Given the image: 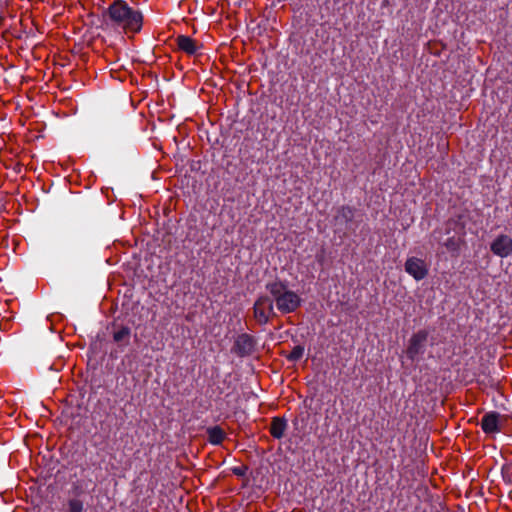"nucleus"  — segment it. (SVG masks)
I'll return each mask as SVG.
<instances>
[{
	"label": "nucleus",
	"instance_id": "f03ea898",
	"mask_svg": "<svg viewBox=\"0 0 512 512\" xmlns=\"http://www.w3.org/2000/svg\"><path fill=\"white\" fill-rule=\"evenodd\" d=\"M270 293L272 300L278 311L282 314L295 312L301 306L300 296L292 290H289L286 282L274 280L265 285Z\"/></svg>",
	"mask_w": 512,
	"mask_h": 512
},
{
	"label": "nucleus",
	"instance_id": "6e6552de",
	"mask_svg": "<svg viewBox=\"0 0 512 512\" xmlns=\"http://www.w3.org/2000/svg\"><path fill=\"white\" fill-rule=\"evenodd\" d=\"M490 249L493 254L505 258L512 254V238L501 234L491 243Z\"/></svg>",
	"mask_w": 512,
	"mask_h": 512
},
{
	"label": "nucleus",
	"instance_id": "39448f33",
	"mask_svg": "<svg viewBox=\"0 0 512 512\" xmlns=\"http://www.w3.org/2000/svg\"><path fill=\"white\" fill-rule=\"evenodd\" d=\"M257 340L248 333L239 334L231 348V352L240 358L251 356L256 351Z\"/></svg>",
	"mask_w": 512,
	"mask_h": 512
},
{
	"label": "nucleus",
	"instance_id": "2eb2a0df",
	"mask_svg": "<svg viewBox=\"0 0 512 512\" xmlns=\"http://www.w3.org/2000/svg\"><path fill=\"white\" fill-rule=\"evenodd\" d=\"M61 512H84V503L77 498H71L67 501Z\"/></svg>",
	"mask_w": 512,
	"mask_h": 512
},
{
	"label": "nucleus",
	"instance_id": "f8f14e48",
	"mask_svg": "<svg viewBox=\"0 0 512 512\" xmlns=\"http://www.w3.org/2000/svg\"><path fill=\"white\" fill-rule=\"evenodd\" d=\"M286 429H287V421L284 418H281V417L272 418V421L270 424V434L275 439L283 438Z\"/></svg>",
	"mask_w": 512,
	"mask_h": 512
},
{
	"label": "nucleus",
	"instance_id": "ddd939ff",
	"mask_svg": "<svg viewBox=\"0 0 512 512\" xmlns=\"http://www.w3.org/2000/svg\"><path fill=\"white\" fill-rule=\"evenodd\" d=\"M439 243H441L449 252L458 253L462 244V238L455 234L449 236L447 239L442 240V237H437Z\"/></svg>",
	"mask_w": 512,
	"mask_h": 512
},
{
	"label": "nucleus",
	"instance_id": "7ed1b4c3",
	"mask_svg": "<svg viewBox=\"0 0 512 512\" xmlns=\"http://www.w3.org/2000/svg\"><path fill=\"white\" fill-rule=\"evenodd\" d=\"M356 209L349 205H342L336 209L334 223L336 226H343L347 232H355L360 221L355 219Z\"/></svg>",
	"mask_w": 512,
	"mask_h": 512
},
{
	"label": "nucleus",
	"instance_id": "9d476101",
	"mask_svg": "<svg viewBox=\"0 0 512 512\" xmlns=\"http://www.w3.org/2000/svg\"><path fill=\"white\" fill-rule=\"evenodd\" d=\"M176 43L179 50L185 52L188 55H195L200 48L197 41L186 35H179L176 38Z\"/></svg>",
	"mask_w": 512,
	"mask_h": 512
},
{
	"label": "nucleus",
	"instance_id": "a211bd4d",
	"mask_svg": "<svg viewBox=\"0 0 512 512\" xmlns=\"http://www.w3.org/2000/svg\"><path fill=\"white\" fill-rule=\"evenodd\" d=\"M233 473L238 476H242L244 474L241 468H234Z\"/></svg>",
	"mask_w": 512,
	"mask_h": 512
},
{
	"label": "nucleus",
	"instance_id": "9b49d317",
	"mask_svg": "<svg viewBox=\"0 0 512 512\" xmlns=\"http://www.w3.org/2000/svg\"><path fill=\"white\" fill-rule=\"evenodd\" d=\"M207 440L212 445H220L226 438L225 431L218 425L206 429Z\"/></svg>",
	"mask_w": 512,
	"mask_h": 512
},
{
	"label": "nucleus",
	"instance_id": "0eeeda50",
	"mask_svg": "<svg viewBox=\"0 0 512 512\" xmlns=\"http://www.w3.org/2000/svg\"><path fill=\"white\" fill-rule=\"evenodd\" d=\"M405 271L417 281L428 275V267L425 261L417 257H410L406 260Z\"/></svg>",
	"mask_w": 512,
	"mask_h": 512
},
{
	"label": "nucleus",
	"instance_id": "20e7f679",
	"mask_svg": "<svg viewBox=\"0 0 512 512\" xmlns=\"http://www.w3.org/2000/svg\"><path fill=\"white\" fill-rule=\"evenodd\" d=\"M253 314L260 325L267 324L270 317L276 315L272 298L267 295L259 296L253 305Z\"/></svg>",
	"mask_w": 512,
	"mask_h": 512
},
{
	"label": "nucleus",
	"instance_id": "1a4fd4ad",
	"mask_svg": "<svg viewBox=\"0 0 512 512\" xmlns=\"http://www.w3.org/2000/svg\"><path fill=\"white\" fill-rule=\"evenodd\" d=\"M500 414L492 411L486 413L481 420V428L486 434H494L500 432Z\"/></svg>",
	"mask_w": 512,
	"mask_h": 512
},
{
	"label": "nucleus",
	"instance_id": "dca6fc26",
	"mask_svg": "<svg viewBox=\"0 0 512 512\" xmlns=\"http://www.w3.org/2000/svg\"><path fill=\"white\" fill-rule=\"evenodd\" d=\"M457 228H459L460 230H463V226H461L457 220L449 219L445 223V225L443 227V231H444V234L449 235L451 233V231H456ZM437 234L442 235L443 234L442 230H439V231L436 230L433 232V235L435 237Z\"/></svg>",
	"mask_w": 512,
	"mask_h": 512
},
{
	"label": "nucleus",
	"instance_id": "423d86ee",
	"mask_svg": "<svg viewBox=\"0 0 512 512\" xmlns=\"http://www.w3.org/2000/svg\"><path fill=\"white\" fill-rule=\"evenodd\" d=\"M428 335L427 330H419L411 336L406 349V355L410 360L414 361L424 354Z\"/></svg>",
	"mask_w": 512,
	"mask_h": 512
},
{
	"label": "nucleus",
	"instance_id": "4468645a",
	"mask_svg": "<svg viewBox=\"0 0 512 512\" xmlns=\"http://www.w3.org/2000/svg\"><path fill=\"white\" fill-rule=\"evenodd\" d=\"M131 330L127 326H121L118 330L113 332V340L117 343H124L127 345L129 343Z\"/></svg>",
	"mask_w": 512,
	"mask_h": 512
},
{
	"label": "nucleus",
	"instance_id": "f257e3e1",
	"mask_svg": "<svg viewBox=\"0 0 512 512\" xmlns=\"http://www.w3.org/2000/svg\"><path fill=\"white\" fill-rule=\"evenodd\" d=\"M103 23L113 30L137 33L142 28V13L124 0H114L102 14Z\"/></svg>",
	"mask_w": 512,
	"mask_h": 512
},
{
	"label": "nucleus",
	"instance_id": "f3484780",
	"mask_svg": "<svg viewBox=\"0 0 512 512\" xmlns=\"http://www.w3.org/2000/svg\"><path fill=\"white\" fill-rule=\"evenodd\" d=\"M304 347L302 345L295 346L292 351L287 355V360L290 362H297L303 357Z\"/></svg>",
	"mask_w": 512,
	"mask_h": 512
}]
</instances>
